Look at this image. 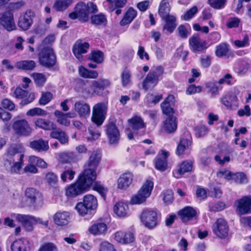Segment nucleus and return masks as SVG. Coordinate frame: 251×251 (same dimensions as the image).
<instances>
[{
  "mask_svg": "<svg viewBox=\"0 0 251 251\" xmlns=\"http://www.w3.org/2000/svg\"><path fill=\"white\" fill-rule=\"evenodd\" d=\"M100 159L101 155L99 151H94L91 153L76 182L66 189V195L68 197H76L90 188L96 179V170Z\"/></svg>",
  "mask_w": 251,
  "mask_h": 251,
  "instance_id": "1",
  "label": "nucleus"
},
{
  "mask_svg": "<svg viewBox=\"0 0 251 251\" xmlns=\"http://www.w3.org/2000/svg\"><path fill=\"white\" fill-rule=\"evenodd\" d=\"M22 146L13 145L10 146L5 154L4 165L6 170L11 173L18 174L23 165L24 154L21 152Z\"/></svg>",
  "mask_w": 251,
  "mask_h": 251,
  "instance_id": "2",
  "label": "nucleus"
},
{
  "mask_svg": "<svg viewBox=\"0 0 251 251\" xmlns=\"http://www.w3.org/2000/svg\"><path fill=\"white\" fill-rule=\"evenodd\" d=\"M97 12V6L93 2L89 1L86 4L83 1H79L75 5L74 11L69 14L68 17L72 20L78 19L81 23H86L89 21L90 14Z\"/></svg>",
  "mask_w": 251,
  "mask_h": 251,
  "instance_id": "3",
  "label": "nucleus"
},
{
  "mask_svg": "<svg viewBox=\"0 0 251 251\" xmlns=\"http://www.w3.org/2000/svg\"><path fill=\"white\" fill-rule=\"evenodd\" d=\"M98 207V201L96 197L88 194L84 196L83 201L78 202L75 206V209L78 213L84 216L91 213Z\"/></svg>",
  "mask_w": 251,
  "mask_h": 251,
  "instance_id": "4",
  "label": "nucleus"
},
{
  "mask_svg": "<svg viewBox=\"0 0 251 251\" xmlns=\"http://www.w3.org/2000/svg\"><path fill=\"white\" fill-rule=\"evenodd\" d=\"M163 73L161 66H154L147 75L142 83V87L145 90L152 88L157 84L159 77Z\"/></svg>",
  "mask_w": 251,
  "mask_h": 251,
  "instance_id": "5",
  "label": "nucleus"
},
{
  "mask_svg": "<svg viewBox=\"0 0 251 251\" xmlns=\"http://www.w3.org/2000/svg\"><path fill=\"white\" fill-rule=\"evenodd\" d=\"M153 187V182L146 180L138 193L132 198L131 203L132 204H139L145 202L147 198L151 195Z\"/></svg>",
  "mask_w": 251,
  "mask_h": 251,
  "instance_id": "6",
  "label": "nucleus"
},
{
  "mask_svg": "<svg viewBox=\"0 0 251 251\" xmlns=\"http://www.w3.org/2000/svg\"><path fill=\"white\" fill-rule=\"evenodd\" d=\"M140 218L143 225L149 229H153L157 225V214L156 211L152 209L143 210Z\"/></svg>",
  "mask_w": 251,
  "mask_h": 251,
  "instance_id": "7",
  "label": "nucleus"
},
{
  "mask_svg": "<svg viewBox=\"0 0 251 251\" xmlns=\"http://www.w3.org/2000/svg\"><path fill=\"white\" fill-rule=\"evenodd\" d=\"M107 106L103 102H100L95 104L93 107L92 121L100 126L102 124L107 113Z\"/></svg>",
  "mask_w": 251,
  "mask_h": 251,
  "instance_id": "8",
  "label": "nucleus"
},
{
  "mask_svg": "<svg viewBox=\"0 0 251 251\" xmlns=\"http://www.w3.org/2000/svg\"><path fill=\"white\" fill-rule=\"evenodd\" d=\"M27 202L30 206L38 208L43 203V196L38 190L33 188H28L25 192Z\"/></svg>",
  "mask_w": 251,
  "mask_h": 251,
  "instance_id": "9",
  "label": "nucleus"
},
{
  "mask_svg": "<svg viewBox=\"0 0 251 251\" xmlns=\"http://www.w3.org/2000/svg\"><path fill=\"white\" fill-rule=\"evenodd\" d=\"M14 133L19 136H29L32 132V128L25 120H20L15 121L12 125Z\"/></svg>",
  "mask_w": 251,
  "mask_h": 251,
  "instance_id": "10",
  "label": "nucleus"
},
{
  "mask_svg": "<svg viewBox=\"0 0 251 251\" xmlns=\"http://www.w3.org/2000/svg\"><path fill=\"white\" fill-rule=\"evenodd\" d=\"M190 49L194 52H202L208 48L206 40H201L198 33H195L189 39Z\"/></svg>",
  "mask_w": 251,
  "mask_h": 251,
  "instance_id": "11",
  "label": "nucleus"
},
{
  "mask_svg": "<svg viewBox=\"0 0 251 251\" xmlns=\"http://www.w3.org/2000/svg\"><path fill=\"white\" fill-rule=\"evenodd\" d=\"M0 25L8 31H11L16 28L13 13L11 11H6L0 13Z\"/></svg>",
  "mask_w": 251,
  "mask_h": 251,
  "instance_id": "12",
  "label": "nucleus"
},
{
  "mask_svg": "<svg viewBox=\"0 0 251 251\" xmlns=\"http://www.w3.org/2000/svg\"><path fill=\"white\" fill-rule=\"evenodd\" d=\"M212 228L214 233L218 237L225 239L228 236L229 227L225 219H218L213 225Z\"/></svg>",
  "mask_w": 251,
  "mask_h": 251,
  "instance_id": "13",
  "label": "nucleus"
},
{
  "mask_svg": "<svg viewBox=\"0 0 251 251\" xmlns=\"http://www.w3.org/2000/svg\"><path fill=\"white\" fill-rule=\"evenodd\" d=\"M89 47L90 45L88 42L82 43L81 40L78 39L73 45L72 51L78 61L82 62L84 60L82 54L87 52Z\"/></svg>",
  "mask_w": 251,
  "mask_h": 251,
  "instance_id": "14",
  "label": "nucleus"
},
{
  "mask_svg": "<svg viewBox=\"0 0 251 251\" xmlns=\"http://www.w3.org/2000/svg\"><path fill=\"white\" fill-rule=\"evenodd\" d=\"M11 216L20 222L27 231L32 230L33 226L36 225L35 217L32 215L14 213Z\"/></svg>",
  "mask_w": 251,
  "mask_h": 251,
  "instance_id": "15",
  "label": "nucleus"
},
{
  "mask_svg": "<svg viewBox=\"0 0 251 251\" xmlns=\"http://www.w3.org/2000/svg\"><path fill=\"white\" fill-rule=\"evenodd\" d=\"M39 63H56V56L51 48L43 47L38 53Z\"/></svg>",
  "mask_w": 251,
  "mask_h": 251,
  "instance_id": "16",
  "label": "nucleus"
},
{
  "mask_svg": "<svg viewBox=\"0 0 251 251\" xmlns=\"http://www.w3.org/2000/svg\"><path fill=\"white\" fill-rule=\"evenodd\" d=\"M12 96L18 99H21L20 104L25 105L32 102L35 99L33 93H29L26 90L20 87H17L15 90Z\"/></svg>",
  "mask_w": 251,
  "mask_h": 251,
  "instance_id": "17",
  "label": "nucleus"
},
{
  "mask_svg": "<svg viewBox=\"0 0 251 251\" xmlns=\"http://www.w3.org/2000/svg\"><path fill=\"white\" fill-rule=\"evenodd\" d=\"M108 2L106 10L110 14L118 16L122 13V8L127 3V0H106Z\"/></svg>",
  "mask_w": 251,
  "mask_h": 251,
  "instance_id": "18",
  "label": "nucleus"
},
{
  "mask_svg": "<svg viewBox=\"0 0 251 251\" xmlns=\"http://www.w3.org/2000/svg\"><path fill=\"white\" fill-rule=\"evenodd\" d=\"M106 133L110 144H116L120 138V132L113 122H109L106 125Z\"/></svg>",
  "mask_w": 251,
  "mask_h": 251,
  "instance_id": "19",
  "label": "nucleus"
},
{
  "mask_svg": "<svg viewBox=\"0 0 251 251\" xmlns=\"http://www.w3.org/2000/svg\"><path fill=\"white\" fill-rule=\"evenodd\" d=\"M34 13L31 10L26 11L22 16H20L18 21V26L23 30L28 29L33 24Z\"/></svg>",
  "mask_w": 251,
  "mask_h": 251,
  "instance_id": "20",
  "label": "nucleus"
},
{
  "mask_svg": "<svg viewBox=\"0 0 251 251\" xmlns=\"http://www.w3.org/2000/svg\"><path fill=\"white\" fill-rule=\"evenodd\" d=\"M111 82L107 79H99L97 80H94L92 82L91 89L92 90V93L97 95H100L102 91L105 89L110 87Z\"/></svg>",
  "mask_w": 251,
  "mask_h": 251,
  "instance_id": "21",
  "label": "nucleus"
},
{
  "mask_svg": "<svg viewBox=\"0 0 251 251\" xmlns=\"http://www.w3.org/2000/svg\"><path fill=\"white\" fill-rule=\"evenodd\" d=\"M137 16V11L132 7H128L124 13L119 22L121 26L130 25Z\"/></svg>",
  "mask_w": 251,
  "mask_h": 251,
  "instance_id": "22",
  "label": "nucleus"
},
{
  "mask_svg": "<svg viewBox=\"0 0 251 251\" xmlns=\"http://www.w3.org/2000/svg\"><path fill=\"white\" fill-rule=\"evenodd\" d=\"M237 208L240 214L251 213V197L245 196L237 201Z\"/></svg>",
  "mask_w": 251,
  "mask_h": 251,
  "instance_id": "23",
  "label": "nucleus"
},
{
  "mask_svg": "<svg viewBox=\"0 0 251 251\" xmlns=\"http://www.w3.org/2000/svg\"><path fill=\"white\" fill-rule=\"evenodd\" d=\"M74 108L75 111L80 117L86 118L90 114V106L83 100H79L75 102Z\"/></svg>",
  "mask_w": 251,
  "mask_h": 251,
  "instance_id": "24",
  "label": "nucleus"
},
{
  "mask_svg": "<svg viewBox=\"0 0 251 251\" xmlns=\"http://www.w3.org/2000/svg\"><path fill=\"white\" fill-rule=\"evenodd\" d=\"M54 115L57 118V122L60 125L68 126L70 125V122L68 120V118H74L75 114L73 112H68L63 113L59 110H55Z\"/></svg>",
  "mask_w": 251,
  "mask_h": 251,
  "instance_id": "25",
  "label": "nucleus"
},
{
  "mask_svg": "<svg viewBox=\"0 0 251 251\" xmlns=\"http://www.w3.org/2000/svg\"><path fill=\"white\" fill-rule=\"evenodd\" d=\"M55 223L59 226H64L68 224L70 220V214L66 211L58 212L53 216Z\"/></svg>",
  "mask_w": 251,
  "mask_h": 251,
  "instance_id": "26",
  "label": "nucleus"
},
{
  "mask_svg": "<svg viewBox=\"0 0 251 251\" xmlns=\"http://www.w3.org/2000/svg\"><path fill=\"white\" fill-rule=\"evenodd\" d=\"M229 45L226 43H221L216 46L215 54L218 57H225L229 58L232 56Z\"/></svg>",
  "mask_w": 251,
  "mask_h": 251,
  "instance_id": "27",
  "label": "nucleus"
},
{
  "mask_svg": "<svg viewBox=\"0 0 251 251\" xmlns=\"http://www.w3.org/2000/svg\"><path fill=\"white\" fill-rule=\"evenodd\" d=\"M132 180L133 175L131 173H125L118 179V188L121 189H126L131 184Z\"/></svg>",
  "mask_w": 251,
  "mask_h": 251,
  "instance_id": "28",
  "label": "nucleus"
},
{
  "mask_svg": "<svg viewBox=\"0 0 251 251\" xmlns=\"http://www.w3.org/2000/svg\"><path fill=\"white\" fill-rule=\"evenodd\" d=\"M115 240L123 244H128L134 241L133 234L131 232H125L122 231H118L115 234Z\"/></svg>",
  "mask_w": 251,
  "mask_h": 251,
  "instance_id": "29",
  "label": "nucleus"
},
{
  "mask_svg": "<svg viewBox=\"0 0 251 251\" xmlns=\"http://www.w3.org/2000/svg\"><path fill=\"white\" fill-rule=\"evenodd\" d=\"M169 156L168 151H162V154L160 156L157 157L155 159V168L156 169L163 172L165 171L167 168V158Z\"/></svg>",
  "mask_w": 251,
  "mask_h": 251,
  "instance_id": "30",
  "label": "nucleus"
},
{
  "mask_svg": "<svg viewBox=\"0 0 251 251\" xmlns=\"http://www.w3.org/2000/svg\"><path fill=\"white\" fill-rule=\"evenodd\" d=\"M178 215L183 222H186L196 216V211L192 207L187 206L180 210Z\"/></svg>",
  "mask_w": 251,
  "mask_h": 251,
  "instance_id": "31",
  "label": "nucleus"
},
{
  "mask_svg": "<svg viewBox=\"0 0 251 251\" xmlns=\"http://www.w3.org/2000/svg\"><path fill=\"white\" fill-rule=\"evenodd\" d=\"M163 19L165 21L163 30H166L169 33H173L177 25L176 17L173 15H168Z\"/></svg>",
  "mask_w": 251,
  "mask_h": 251,
  "instance_id": "32",
  "label": "nucleus"
},
{
  "mask_svg": "<svg viewBox=\"0 0 251 251\" xmlns=\"http://www.w3.org/2000/svg\"><path fill=\"white\" fill-rule=\"evenodd\" d=\"M50 135L52 138L58 140L62 144L67 143L69 141V138L66 133L59 128H55L52 129Z\"/></svg>",
  "mask_w": 251,
  "mask_h": 251,
  "instance_id": "33",
  "label": "nucleus"
},
{
  "mask_svg": "<svg viewBox=\"0 0 251 251\" xmlns=\"http://www.w3.org/2000/svg\"><path fill=\"white\" fill-rule=\"evenodd\" d=\"M164 128L168 133L174 132L177 128L176 118L173 115L168 116L164 122Z\"/></svg>",
  "mask_w": 251,
  "mask_h": 251,
  "instance_id": "34",
  "label": "nucleus"
},
{
  "mask_svg": "<svg viewBox=\"0 0 251 251\" xmlns=\"http://www.w3.org/2000/svg\"><path fill=\"white\" fill-rule=\"evenodd\" d=\"M30 147L38 151H47L49 148L48 141L43 139L35 140L30 143Z\"/></svg>",
  "mask_w": 251,
  "mask_h": 251,
  "instance_id": "35",
  "label": "nucleus"
},
{
  "mask_svg": "<svg viewBox=\"0 0 251 251\" xmlns=\"http://www.w3.org/2000/svg\"><path fill=\"white\" fill-rule=\"evenodd\" d=\"M90 19L91 24L97 26H105L107 23L105 15L101 13L92 15Z\"/></svg>",
  "mask_w": 251,
  "mask_h": 251,
  "instance_id": "36",
  "label": "nucleus"
},
{
  "mask_svg": "<svg viewBox=\"0 0 251 251\" xmlns=\"http://www.w3.org/2000/svg\"><path fill=\"white\" fill-rule=\"evenodd\" d=\"M115 213L120 217H125L128 211V205L122 202H117L113 208Z\"/></svg>",
  "mask_w": 251,
  "mask_h": 251,
  "instance_id": "37",
  "label": "nucleus"
},
{
  "mask_svg": "<svg viewBox=\"0 0 251 251\" xmlns=\"http://www.w3.org/2000/svg\"><path fill=\"white\" fill-rule=\"evenodd\" d=\"M128 123L130 127L134 132L139 129L144 128L145 124L141 117L134 116L132 118L128 120Z\"/></svg>",
  "mask_w": 251,
  "mask_h": 251,
  "instance_id": "38",
  "label": "nucleus"
},
{
  "mask_svg": "<svg viewBox=\"0 0 251 251\" xmlns=\"http://www.w3.org/2000/svg\"><path fill=\"white\" fill-rule=\"evenodd\" d=\"M107 229V225L104 223H97L89 228V231L94 235H100L104 233Z\"/></svg>",
  "mask_w": 251,
  "mask_h": 251,
  "instance_id": "39",
  "label": "nucleus"
},
{
  "mask_svg": "<svg viewBox=\"0 0 251 251\" xmlns=\"http://www.w3.org/2000/svg\"><path fill=\"white\" fill-rule=\"evenodd\" d=\"M28 241L24 239L15 240L11 245L12 251H26Z\"/></svg>",
  "mask_w": 251,
  "mask_h": 251,
  "instance_id": "40",
  "label": "nucleus"
},
{
  "mask_svg": "<svg viewBox=\"0 0 251 251\" xmlns=\"http://www.w3.org/2000/svg\"><path fill=\"white\" fill-rule=\"evenodd\" d=\"M73 1L74 0H56L53 7L56 11H64L73 3Z\"/></svg>",
  "mask_w": 251,
  "mask_h": 251,
  "instance_id": "41",
  "label": "nucleus"
},
{
  "mask_svg": "<svg viewBox=\"0 0 251 251\" xmlns=\"http://www.w3.org/2000/svg\"><path fill=\"white\" fill-rule=\"evenodd\" d=\"M35 124L37 126L47 130H50L55 128V125L51 121L44 119H38Z\"/></svg>",
  "mask_w": 251,
  "mask_h": 251,
  "instance_id": "42",
  "label": "nucleus"
},
{
  "mask_svg": "<svg viewBox=\"0 0 251 251\" xmlns=\"http://www.w3.org/2000/svg\"><path fill=\"white\" fill-rule=\"evenodd\" d=\"M87 59L94 63H102L104 60V53L100 50L91 51Z\"/></svg>",
  "mask_w": 251,
  "mask_h": 251,
  "instance_id": "43",
  "label": "nucleus"
},
{
  "mask_svg": "<svg viewBox=\"0 0 251 251\" xmlns=\"http://www.w3.org/2000/svg\"><path fill=\"white\" fill-rule=\"evenodd\" d=\"M192 165L191 161H184L178 166V168L176 171V174L180 176L185 173L191 171Z\"/></svg>",
  "mask_w": 251,
  "mask_h": 251,
  "instance_id": "44",
  "label": "nucleus"
},
{
  "mask_svg": "<svg viewBox=\"0 0 251 251\" xmlns=\"http://www.w3.org/2000/svg\"><path fill=\"white\" fill-rule=\"evenodd\" d=\"M45 180L50 187L55 188L58 183V177L52 172H49L46 174Z\"/></svg>",
  "mask_w": 251,
  "mask_h": 251,
  "instance_id": "45",
  "label": "nucleus"
},
{
  "mask_svg": "<svg viewBox=\"0 0 251 251\" xmlns=\"http://www.w3.org/2000/svg\"><path fill=\"white\" fill-rule=\"evenodd\" d=\"M170 11V7L169 3L167 2H163L161 1L158 8V14L162 19L167 17Z\"/></svg>",
  "mask_w": 251,
  "mask_h": 251,
  "instance_id": "46",
  "label": "nucleus"
},
{
  "mask_svg": "<svg viewBox=\"0 0 251 251\" xmlns=\"http://www.w3.org/2000/svg\"><path fill=\"white\" fill-rule=\"evenodd\" d=\"M191 145L190 141L187 139H182L180 141L176 149V154L180 155L183 153L184 151L188 148Z\"/></svg>",
  "mask_w": 251,
  "mask_h": 251,
  "instance_id": "47",
  "label": "nucleus"
},
{
  "mask_svg": "<svg viewBox=\"0 0 251 251\" xmlns=\"http://www.w3.org/2000/svg\"><path fill=\"white\" fill-rule=\"evenodd\" d=\"M29 161L31 163H35L36 166L43 169H46L48 167V164L43 159L36 156H29Z\"/></svg>",
  "mask_w": 251,
  "mask_h": 251,
  "instance_id": "48",
  "label": "nucleus"
},
{
  "mask_svg": "<svg viewBox=\"0 0 251 251\" xmlns=\"http://www.w3.org/2000/svg\"><path fill=\"white\" fill-rule=\"evenodd\" d=\"M121 82L123 87H126L131 83V74L127 69L124 70L121 74Z\"/></svg>",
  "mask_w": 251,
  "mask_h": 251,
  "instance_id": "49",
  "label": "nucleus"
},
{
  "mask_svg": "<svg viewBox=\"0 0 251 251\" xmlns=\"http://www.w3.org/2000/svg\"><path fill=\"white\" fill-rule=\"evenodd\" d=\"M163 98L162 94H155L149 93L146 96L147 102L149 104H156Z\"/></svg>",
  "mask_w": 251,
  "mask_h": 251,
  "instance_id": "50",
  "label": "nucleus"
},
{
  "mask_svg": "<svg viewBox=\"0 0 251 251\" xmlns=\"http://www.w3.org/2000/svg\"><path fill=\"white\" fill-rule=\"evenodd\" d=\"M208 2L211 7L216 9H221L225 6L226 0H208Z\"/></svg>",
  "mask_w": 251,
  "mask_h": 251,
  "instance_id": "51",
  "label": "nucleus"
},
{
  "mask_svg": "<svg viewBox=\"0 0 251 251\" xmlns=\"http://www.w3.org/2000/svg\"><path fill=\"white\" fill-rule=\"evenodd\" d=\"M231 179L234 180L236 183L240 184L246 183L248 182L246 176L243 173L232 174Z\"/></svg>",
  "mask_w": 251,
  "mask_h": 251,
  "instance_id": "52",
  "label": "nucleus"
},
{
  "mask_svg": "<svg viewBox=\"0 0 251 251\" xmlns=\"http://www.w3.org/2000/svg\"><path fill=\"white\" fill-rule=\"evenodd\" d=\"M75 174V173L74 171L71 169H67L62 172L60 177L63 182H66L67 178L70 180H72L74 178Z\"/></svg>",
  "mask_w": 251,
  "mask_h": 251,
  "instance_id": "53",
  "label": "nucleus"
},
{
  "mask_svg": "<svg viewBox=\"0 0 251 251\" xmlns=\"http://www.w3.org/2000/svg\"><path fill=\"white\" fill-rule=\"evenodd\" d=\"M39 251H58L56 246L51 242L45 243L42 245Z\"/></svg>",
  "mask_w": 251,
  "mask_h": 251,
  "instance_id": "54",
  "label": "nucleus"
},
{
  "mask_svg": "<svg viewBox=\"0 0 251 251\" xmlns=\"http://www.w3.org/2000/svg\"><path fill=\"white\" fill-rule=\"evenodd\" d=\"M52 98V94L49 92H43L39 102L41 105H46L49 103Z\"/></svg>",
  "mask_w": 251,
  "mask_h": 251,
  "instance_id": "55",
  "label": "nucleus"
},
{
  "mask_svg": "<svg viewBox=\"0 0 251 251\" xmlns=\"http://www.w3.org/2000/svg\"><path fill=\"white\" fill-rule=\"evenodd\" d=\"M47 114V112L38 107L34 108L29 110L26 112V115L30 116H43Z\"/></svg>",
  "mask_w": 251,
  "mask_h": 251,
  "instance_id": "56",
  "label": "nucleus"
},
{
  "mask_svg": "<svg viewBox=\"0 0 251 251\" xmlns=\"http://www.w3.org/2000/svg\"><path fill=\"white\" fill-rule=\"evenodd\" d=\"M88 131L90 136L87 137L88 140H96L100 136V133L99 130L95 129L93 126L88 128Z\"/></svg>",
  "mask_w": 251,
  "mask_h": 251,
  "instance_id": "57",
  "label": "nucleus"
},
{
  "mask_svg": "<svg viewBox=\"0 0 251 251\" xmlns=\"http://www.w3.org/2000/svg\"><path fill=\"white\" fill-rule=\"evenodd\" d=\"M195 131L196 136L200 138L205 136L207 133L208 129L205 126H200L195 128Z\"/></svg>",
  "mask_w": 251,
  "mask_h": 251,
  "instance_id": "58",
  "label": "nucleus"
},
{
  "mask_svg": "<svg viewBox=\"0 0 251 251\" xmlns=\"http://www.w3.org/2000/svg\"><path fill=\"white\" fill-rule=\"evenodd\" d=\"M210 211L219 212L224 210L226 208V204L224 202L219 201L215 204H210L209 206Z\"/></svg>",
  "mask_w": 251,
  "mask_h": 251,
  "instance_id": "59",
  "label": "nucleus"
},
{
  "mask_svg": "<svg viewBox=\"0 0 251 251\" xmlns=\"http://www.w3.org/2000/svg\"><path fill=\"white\" fill-rule=\"evenodd\" d=\"M33 77L35 83L39 86H43L46 81L45 76L42 74H34Z\"/></svg>",
  "mask_w": 251,
  "mask_h": 251,
  "instance_id": "60",
  "label": "nucleus"
},
{
  "mask_svg": "<svg viewBox=\"0 0 251 251\" xmlns=\"http://www.w3.org/2000/svg\"><path fill=\"white\" fill-rule=\"evenodd\" d=\"M205 86L209 89L208 92L211 93L212 96H215L218 94L219 89L216 83L209 82L206 83Z\"/></svg>",
  "mask_w": 251,
  "mask_h": 251,
  "instance_id": "61",
  "label": "nucleus"
},
{
  "mask_svg": "<svg viewBox=\"0 0 251 251\" xmlns=\"http://www.w3.org/2000/svg\"><path fill=\"white\" fill-rule=\"evenodd\" d=\"M240 23V20L237 17H232L229 19L226 24V26L229 28L238 27Z\"/></svg>",
  "mask_w": 251,
  "mask_h": 251,
  "instance_id": "62",
  "label": "nucleus"
},
{
  "mask_svg": "<svg viewBox=\"0 0 251 251\" xmlns=\"http://www.w3.org/2000/svg\"><path fill=\"white\" fill-rule=\"evenodd\" d=\"M1 106L5 109L9 110H13L15 107V105L12 101L8 99H3L1 102Z\"/></svg>",
  "mask_w": 251,
  "mask_h": 251,
  "instance_id": "63",
  "label": "nucleus"
},
{
  "mask_svg": "<svg viewBox=\"0 0 251 251\" xmlns=\"http://www.w3.org/2000/svg\"><path fill=\"white\" fill-rule=\"evenodd\" d=\"M99 251H116L113 246L107 242H103L101 243Z\"/></svg>",
  "mask_w": 251,
  "mask_h": 251,
  "instance_id": "64",
  "label": "nucleus"
}]
</instances>
